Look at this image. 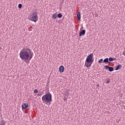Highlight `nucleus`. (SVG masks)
<instances>
[{
    "label": "nucleus",
    "mask_w": 125,
    "mask_h": 125,
    "mask_svg": "<svg viewBox=\"0 0 125 125\" xmlns=\"http://www.w3.org/2000/svg\"><path fill=\"white\" fill-rule=\"evenodd\" d=\"M108 61H109V62H110V63L111 62H112V61H113V58L110 57V58L108 59Z\"/></svg>",
    "instance_id": "obj_16"
},
{
    "label": "nucleus",
    "mask_w": 125,
    "mask_h": 125,
    "mask_svg": "<svg viewBox=\"0 0 125 125\" xmlns=\"http://www.w3.org/2000/svg\"><path fill=\"white\" fill-rule=\"evenodd\" d=\"M28 19L30 20V21H32V22L36 23V22L39 20L37 12H33L28 17Z\"/></svg>",
    "instance_id": "obj_4"
},
{
    "label": "nucleus",
    "mask_w": 125,
    "mask_h": 125,
    "mask_svg": "<svg viewBox=\"0 0 125 125\" xmlns=\"http://www.w3.org/2000/svg\"><path fill=\"white\" fill-rule=\"evenodd\" d=\"M110 83V79L107 80V81L106 82V83L108 84V83Z\"/></svg>",
    "instance_id": "obj_20"
},
{
    "label": "nucleus",
    "mask_w": 125,
    "mask_h": 125,
    "mask_svg": "<svg viewBox=\"0 0 125 125\" xmlns=\"http://www.w3.org/2000/svg\"><path fill=\"white\" fill-rule=\"evenodd\" d=\"M97 87H99V84H98L97 85Z\"/></svg>",
    "instance_id": "obj_22"
},
{
    "label": "nucleus",
    "mask_w": 125,
    "mask_h": 125,
    "mask_svg": "<svg viewBox=\"0 0 125 125\" xmlns=\"http://www.w3.org/2000/svg\"><path fill=\"white\" fill-rule=\"evenodd\" d=\"M52 18H53V19H57V14H56V13L53 14L52 15Z\"/></svg>",
    "instance_id": "obj_12"
},
{
    "label": "nucleus",
    "mask_w": 125,
    "mask_h": 125,
    "mask_svg": "<svg viewBox=\"0 0 125 125\" xmlns=\"http://www.w3.org/2000/svg\"><path fill=\"white\" fill-rule=\"evenodd\" d=\"M102 62H103V59H101L100 60L98 61V63H102Z\"/></svg>",
    "instance_id": "obj_17"
},
{
    "label": "nucleus",
    "mask_w": 125,
    "mask_h": 125,
    "mask_svg": "<svg viewBox=\"0 0 125 125\" xmlns=\"http://www.w3.org/2000/svg\"><path fill=\"white\" fill-rule=\"evenodd\" d=\"M77 19L78 20H79V21H80V20H81V12H78L77 15Z\"/></svg>",
    "instance_id": "obj_11"
},
{
    "label": "nucleus",
    "mask_w": 125,
    "mask_h": 125,
    "mask_svg": "<svg viewBox=\"0 0 125 125\" xmlns=\"http://www.w3.org/2000/svg\"><path fill=\"white\" fill-rule=\"evenodd\" d=\"M41 95H42V94H38V96H41Z\"/></svg>",
    "instance_id": "obj_23"
},
{
    "label": "nucleus",
    "mask_w": 125,
    "mask_h": 125,
    "mask_svg": "<svg viewBox=\"0 0 125 125\" xmlns=\"http://www.w3.org/2000/svg\"><path fill=\"white\" fill-rule=\"evenodd\" d=\"M104 63H106V64H110V62H109V58H106L104 59L103 61Z\"/></svg>",
    "instance_id": "obj_9"
},
{
    "label": "nucleus",
    "mask_w": 125,
    "mask_h": 125,
    "mask_svg": "<svg viewBox=\"0 0 125 125\" xmlns=\"http://www.w3.org/2000/svg\"><path fill=\"white\" fill-rule=\"evenodd\" d=\"M18 7H19V8H22V4L20 3V4L18 5Z\"/></svg>",
    "instance_id": "obj_18"
},
{
    "label": "nucleus",
    "mask_w": 125,
    "mask_h": 125,
    "mask_svg": "<svg viewBox=\"0 0 125 125\" xmlns=\"http://www.w3.org/2000/svg\"><path fill=\"white\" fill-rule=\"evenodd\" d=\"M64 94L67 97L69 96V95H70V92H69V90L65 91Z\"/></svg>",
    "instance_id": "obj_14"
},
{
    "label": "nucleus",
    "mask_w": 125,
    "mask_h": 125,
    "mask_svg": "<svg viewBox=\"0 0 125 125\" xmlns=\"http://www.w3.org/2000/svg\"><path fill=\"white\" fill-rule=\"evenodd\" d=\"M104 68L105 70H108L109 72H113V71H114V67H113L105 65Z\"/></svg>",
    "instance_id": "obj_5"
},
{
    "label": "nucleus",
    "mask_w": 125,
    "mask_h": 125,
    "mask_svg": "<svg viewBox=\"0 0 125 125\" xmlns=\"http://www.w3.org/2000/svg\"><path fill=\"white\" fill-rule=\"evenodd\" d=\"M59 71L60 73H63L64 71H65V67H64V66L61 65L59 67Z\"/></svg>",
    "instance_id": "obj_8"
},
{
    "label": "nucleus",
    "mask_w": 125,
    "mask_h": 125,
    "mask_svg": "<svg viewBox=\"0 0 125 125\" xmlns=\"http://www.w3.org/2000/svg\"><path fill=\"white\" fill-rule=\"evenodd\" d=\"M6 122L4 120H2L0 122V125H5Z\"/></svg>",
    "instance_id": "obj_13"
},
{
    "label": "nucleus",
    "mask_w": 125,
    "mask_h": 125,
    "mask_svg": "<svg viewBox=\"0 0 125 125\" xmlns=\"http://www.w3.org/2000/svg\"><path fill=\"white\" fill-rule=\"evenodd\" d=\"M93 61H94V59H93V54H90L89 55L86 59L85 62V66L87 68H89V67H91V65L93 63Z\"/></svg>",
    "instance_id": "obj_3"
},
{
    "label": "nucleus",
    "mask_w": 125,
    "mask_h": 125,
    "mask_svg": "<svg viewBox=\"0 0 125 125\" xmlns=\"http://www.w3.org/2000/svg\"><path fill=\"white\" fill-rule=\"evenodd\" d=\"M62 16H63V15H62L61 13H59L57 15L58 18H62Z\"/></svg>",
    "instance_id": "obj_15"
},
{
    "label": "nucleus",
    "mask_w": 125,
    "mask_h": 125,
    "mask_svg": "<svg viewBox=\"0 0 125 125\" xmlns=\"http://www.w3.org/2000/svg\"><path fill=\"white\" fill-rule=\"evenodd\" d=\"M122 64H119L116 67L115 71H118V70H121V69H122Z\"/></svg>",
    "instance_id": "obj_10"
},
{
    "label": "nucleus",
    "mask_w": 125,
    "mask_h": 125,
    "mask_svg": "<svg viewBox=\"0 0 125 125\" xmlns=\"http://www.w3.org/2000/svg\"><path fill=\"white\" fill-rule=\"evenodd\" d=\"M29 107V104H28L23 103L21 106V108L22 110H25L27 109Z\"/></svg>",
    "instance_id": "obj_7"
},
{
    "label": "nucleus",
    "mask_w": 125,
    "mask_h": 125,
    "mask_svg": "<svg viewBox=\"0 0 125 125\" xmlns=\"http://www.w3.org/2000/svg\"><path fill=\"white\" fill-rule=\"evenodd\" d=\"M64 100H67V99H65V98H64Z\"/></svg>",
    "instance_id": "obj_24"
},
{
    "label": "nucleus",
    "mask_w": 125,
    "mask_h": 125,
    "mask_svg": "<svg viewBox=\"0 0 125 125\" xmlns=\"http://www.w3.org/2000/svg\"><path fill=\"white\" fill-rule=\"evenodd\" d=\"M117 59L116 58H113V61H116Z\"/></svg>",
    "instance_id": "obj_21"
},
{
    "label": "nucleus",
    "mask_w": 125,
    "mask_h": 125,
    "mask_svg": "<svg viewBox=\"0 0 125 125\" xmlns=\"http://www.w3.org/2000/svg\"><path fill=\"white\" fill-rule=\"evenodd\" d=\"M34 93H38V89H35L34 90Z\"/></svg>",
    "instance_id": "obj_19"
},
{
    "label": "nucleus",
    "mask_w": 125,
    "mask_h": 125,
    "mask_svg": "<svg viewBox=\"0 0 125 125\" xmlns=\"http://www.w3.org/2000/svg\"><path fill=\"white\" fill-rule=\"evenodd\" d=\"M42 101L43 103H45V104H47V103H49L52 102V95L50 93H46L42 97Z\"/></svg>",
    "instance_id": "obj_2"
},
{
    "label": "nucleus",
    "mask_w": 125,
    "mask_h": 125,
    "mask_svg": "<svg viewBox=\"0 0 125 125\" xmlns=\"http://www.w3.org/2000/svg\"><path fill=\"white\" fill-rule=\"evenodd\" d=\"M33 56H34V53L30 48H28L27 50H22L20 53V58L27 64L31 61Z\"/></svg>",
    "instance_id": "obj_1"
},
{
    "label": "nucleus",
    "mask_w": 125,
    "mask_h": 125,
    "mask_svg": "<svg viewBox=\"0 0 125 125\" xmlns=\"http://www.w3.org/2000/svg\"><path fill=\"white\" fill-rule=\"evenodd\" d=\"M84 35H85V30L84 29L80 30V31L79 32V37L84 36Z\"/></svg>",
    "instance_id": "obj_6"
}]
</instances>
